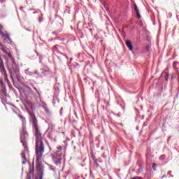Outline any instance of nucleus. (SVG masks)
Here are the masks:
<instances>
[{"label":"nucleus","mask_w":179,"mask_h":179,"mask_svg":"<svg viewBox=\"0 0 179 179\" xmlns=\"http://www.w3.org/2000/svg\"><path fill=\"white\" fill-rule=\"evenodd\" d=\"M31 119L32 124L34 127V134L36 136V159L38 162V163L36 164V173L38 178H39V179H43L44 169L41 163V162H42L43 155L45 152V146L43 143V134L41 132V130L38 128V120L36 117L34 115L31 116Z\"/></svg>","instance_id":"nucleus-1"},{"label":"nucleus","mask_w":179,"mask_h":179,"mask_svg":"<svg viewBox=\"0 0 179 179\" xmlns=\"http://www.w3.org/2000/svg\"><path fill=\"white\" fill-rule=\"evenodd\" d=\"M52 159L56 165H60L62 160V153H55L54 155H52Z\"/></svg>","instance_id":"nucleus-2"},{"label":"nucleus","mask_w":179,"mask_h":179,"mask_svg":"<svg viewBox=\"0 0 179 179\" xmlns=\"http://www.w3.org/2000/svg\"><path fill=\"white\" fill-rule=\"evenodd\" d=\"M19 77H20V71L15 69V67L13 66L10 70L11 79H13V78H16L17 79H18Z\"/></svg>","instance_id":"nucleus-3"},{"label":"nucleus","mask_w":179,"mask_h":179,"mask_svg":"<svg viewBox=\"0 0 179 179\" xmlns=\"http://www.w3.org/2000/svg\"><path fill=\"white\" fill-rule=\"evenodd\" d=\"M3 52H4L5 54H6L8 55V57L11 59V62L13 63V64H15V59L13 56V55L10 53L9 49H8V48L6 46H5L3 48Z\"/></svg>","instance_id":"nucleus-4"},{"label":"nucleus","mask_w":179,"mask_h":179,"mask_svg":"<svg viewBox=\"0 0 179 179\" xmlns=\"http://www.w3.org/2000/svg\"><path fill=\"white\" fill-rule=\"evenodd\" d=\"M0 71L1 73L4 76V80L8 83L9 84L10 83V81H9V79H8V73H7V71L5 69V65H3L1 68H0Z\"/></svg>","instance_id":"nucleus-5"},{"label":"nucleus","mask_w":179,"mask_h":179,"mask_svg":"<svg viewBox=\"0 0 179 179\" xmlns=\"http://www.w3.org/2000/svg\"><path fill=\"white\" fill-rule=\"evenodd\" d=\"M31 176H34V167H31L29 165V171L27 173V179H31Z\"/></svg>","instance_id":"nucleus-6"},{"label":"nucleus","mask_w":179,"mask_h":179,"mask_svg":"<svg viewBox=\"0 0 179 179\" xmlns=\"http://www.w3.org/2000/svg\"><path fill=\"white\" fill-rule=\"evenodd\" d=\"M22 164H26L27 163V158L26 157V152L24 151L22 152L20 154Z\"/></svg>","instance_id":"nucleus-7"},{"label":"nucleus","mask_w":179,"mask_h":179,"mask_svg":"<svg viewBox=\"0 0 179 179\" xmlns=\"http://www.w3.org/2000/svg\"><path fill=\"white\" fill-rule=\"evenodd\" d=\"M134 10H135V12H136V16H137V18H138V19H141V14H140L139 10H138V6H137V4H136V3H134Z\"/></svg>","instance_id":"nucleus-8"},{"label":"nucleus","mask_w":179,"mask_h":179,"mask_svg":"<svg viewBox=\"0 0 179 179\" xmlns=\"http://www.w3.org/2000/svg\"><path fill=\"white\" fill-rule=\"evenodd\" d=\"M126 45H127V47L130 50H134V46H133V45H132L131 41H126Z\"/></svg>","instance_id":"nucleus-9"},{"label":"nucleus","mask_w":179,"mask_h":179,"mask_svg":"<svg viewBox=\"0 0 179 179\" xmlns=\"http://www.w3.org/2000/svg\"><path fill=\"white\" fill-rule=\"evenodd\" d=\"M3 65H4V62H3V59H2L1 56V57H0V69H1V67H3Z\"/></svg>","instance_id":"nucleus-10"},{"label":"nucleus","mask_w":179,"mask_h":179,"mask_svg":"<svg viewBox=\"0 0 179 179\" xmlns=\"http://www.w3.org/2000/svg\"><path fill=\"white\" fill-rule=\"evenodd\" d=\"M1 87L3 89L6 88L5 84L3 83V81H0Z\"/></svg>","instance_id":"nucleus-11"},{"label":"nucleus","mask_w":179,"mask_h":179,"mask_svg":"<svg viewBox=\"0 0 179 179\" xmlns=\"http://www.w3.org/2000/svg\"><path fill=\"white\" fill-rule=\"evenodd\" d=\"M178 64V62H173V67L175 69H177V64Z\"/></svg>","instance_id":"nucleus-12"},{"label":"nucleus","mask_w":179,"mask_h":179,"mask_svg":"<svg viewBox=\"0 0 179 179\" xmlns=\"http://www.w3.org/2000/svg\"><path fill=\"white\" fill-rule=\"evenodd\" d=\"M5 45L2 44V43H0V50L3 51V49L5 48Z\"/></svg>","instance_id":"nucleus-13"},{"label":"nucleus","mask_w":179,"mask_h":179,"mask_svg":"<svg viewBox=\"0 0 179 179\" xmlns=\"http://www.w3.org/2000/svg\"><path fill=\"white\" fill-rule=\"evenodd\" d=\"M2 92H3V95L6 96V94H7V92H6V88H3V89L2 90Z\"/></svg>","instance_id":"nucleus-14"},{"label":"nucleus","mask_w":179,"mask_h":179,"mask_svg":"<svg viewBox=\"0 0 179 179\" xmlns=\"http://www.w3.org/2000/svg\"><path fill=\"white\" fill-rule=\"evenodd\" d=\"M57 148V152L58 154H59V152H61L62 150V146H59Z\"/></svg>","instance_id":"nucleus-15"},{"label":"nucleus","mask_w":179,"mask_h":179,"mask_svg":"<svg viewBox=\"0 0 179 179\" xmlns=\"http://www.w3.org/2000/svg\"><path fill=\"white\" fill-rule=\"evenodd\" d=\"M18 117H20V119L22 120V121H24V117H22V115L21 114H18Z\"/></svg>","instance_id":"nucleus-16"},{"label":"nucleus","mask_w":179,"mask_h":179,"mask_svg":"<svg viewBox=\"0 0 179 179\" xmlns=\"http://www.w3.org/2000/svg\"><path fill=\"white\" fill-rule=\"evenodd\" d=\"M156 167H157L156 164H155V163H152V169H153L154 171H156Z\"/></svg>","instance_id":"nucleus-17"},{"label":"nucleus","mask_w":179,"mask_h":179,"mask_svg":"<svg viewBox=\"0 0 179 179\" xmlns=\"http://www.w3.org/2000/svg\"><path fill=\"white\" fill-rule=\"evenodd\" d=\"M165 159H166V156L165 155H162V156L159 157V159H161V160H164Z\"/></svg>","instance_id":"nucleus-18"},{"label":"nucleus","mask_w":179,"mask_h":179,"mask_svg":"<svg viewBox=\"0 0 179 179\" xmlns=\"http://www.w3.org/2000/svg\"><path fill=\"white\" fill-rule=\"evenodd\" d=\"M6 38L8 40L10 41V38L9 34H6Z\"/></svg>","instance_id":"nucleus-19"},{"label":"nucleus","mask_w":179,"mask_h":179,"mask_svg":"<svg viewBox=\"0 0 179 179\" xmlns=\"http://www.w3.org/2000/svg\"><path fill=\"white\" fill-rule=\"evenodd\" d=\"M95 163H96V167H99V164L97 163L96 162H95Z\"/></svg>","instance_id":"nucleus-20"},{"label":"nucleus","mask_w":179,"mask_h":179,"mask_svg":"<svg viewBox=\"0 0 179 179\" xmlns=\"http://www.w3.org/2000/svg\"><path fill=\"white\" fill-rule=\"evenodd\" d=\"M131 179H139V177H134Z\"/></svg>","instance_id":"nucleus-21"},{"label":"nucleus","mask_w":179,"mask_h":179,"mask_svg":"<svg viewBox=\"0 0 179 179\" xmlns=\"http://www.w3.org/2000/svg\"><path fill=\"white\" fill-rule=\"evenodd\" d=\"M49 149L51 150V147L50 146H49Z\"/></svg>","instance_id":"nucleus-22"},{"label":"nucleus","mask_w":179,"mask_h":179,"mask_svg":"<svg viewBox=\"0 0 179 179\" xmlns=\"http://www.w3.org/2000/svg\"><path fill=\"white\" fill-rule=\"evenodd\" d=\"M149 48V46H147V49H148Z\"/></svg>","instance_id":"nucleus-23"},{"label":"nucleus","mask_w":179,"mask_h":179,"mask_svg":"<svg viewBox=\"0 0 179 179\" xmlns=\"http://www.w3.org/2000/svg\"><path fill=\"white\" fill-rule=\"evenodd\" d=\"M36 91H37V89L36 88H34Z\"/></svg>","instance_id":"nucleus-24"},{"label":"nucleus","mask_w":179,"mask_h":179,"mask_svg":"<svg viewBox=\"0 0 179 179\" xmlns=\"http://www.w3.org/2000/svg\"><path fill=\"white\" fill-rule=\"evenodd\" d=\"M66 57L68 59V56H66Z\"/></svg>","instance_id":"nucleus-25"},{"label":"nucleus","mask_w":179,"mask_h":179,"mask_svg":"<svg viewBox=\"0 0 179 179\" xmlns=\"http://www.w3.org/2000/svg\"><path fill=\"white\" fill-rule=\"evenodd\" d=\"M85 80H87V78H85Z\"/></svg>","instance_id":"nucleus-26"},{"label":"nucleus","mask_w":179,"mask_h":179,"mask_svg":"<svg viewBox=\"0 0 179 179\" xmlns=\"http://www.w3.org/2000/svg\"><path fill=\"white\" fill-rule=\"evenodd\" d=\"M0 57H1V55H0Z\"/></svg>","instance_id":"nucleus-27"}]
</instances>
